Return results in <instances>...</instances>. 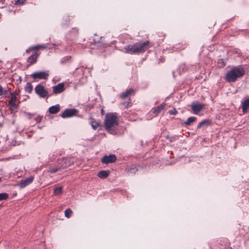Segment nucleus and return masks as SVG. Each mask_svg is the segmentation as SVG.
<instances>
[{"label": "nucleus", "instance_id": "20", "mask_svg": "<svg viewBox=\"0 0 249 249\" xmlns=\"http://www.w3.org/2000/svg\"><path fill=\"white\" fill-rule=\"evenodd\" d=\"M211 121L210 120H204L202 121L197 126V128H200L201 127H206L210 125Z\"/></svg>", "mask_w": 249, "mask_h": 249}, {"label": "nucleus", "instance_id": "33", "mask_svg": "<svg viewBox=\"0 0 249 249\" xmlns=\"http://www.w3.org/2000/svg\"><path fill=\"white\" fill-rule=\"evenodd\" d=\"M123 104L126 108H128V107L131 106V103L129 101L124 102V103H123Z\"/></svg>", "mask_w": 249, "mask_h": 249}, {"label": "nucleus", "instance_id": "25", "mask_svg": "<svg viewBox=\"0 0 249 249\" xmlns=\"http://www.w3.org/2000/svg\"><path fill=\"white\" fill-rule=\"evenodd\" d=\"M33 86L30 83H27L24 87L25 90L28 93H31L33 90Z\"/></svg>", "mask_w": 249, "mask_h": 249}, {"label": "nucleus", "instance_id": "18", "mask_svg": "<svg viewBox=\"0 0 249 249\" xmlns=\"http://www.w3.org/2000/svg\"><path fill=\"white\" fill-rule=\"evenodd\" d=\"M47 46L45 44L37 45H36L35 46H32V47L29 48L28 49H27L26 50V52H28V51L30 50H38L41 49H47Z\"/></svg>", "mask_w": 249, "mask_h": 249}, {"label": "nucleus", "instance_id": "28", "mask_svg": "<svg viewBox=\"0 0 249 249\" xmlns=\"http://www.w3.org/2000/svg\"><path fill=\"white\" fill-rule=\"evenodd\" d=\"M175 48L176 50H183L185 48V44L183 43H179L176 45Z\"/></svg>", "mask_w": 249, "mask_h": 249}, {"label": "nucleus", "instance_id": "34", "mask_svg": "<svg viewBox=\"0 0 249 249\" xmlns=\"http://www.w3.org/2000/svg\"><path fill=\"white\" fill-rule=\"evenodd\" d=\"M42 119V116L39 115L37 117H36V118L35 119V120L37 123H40Z\"/></svg>", "mask_w": 249, "mask_h": 249}, {"label": "nucleus", "instance_id": "37", "mask_svg": "<svg viewBox=\"0 0 249 249\" xmlns=\"http://www.w3.org/2000/svg\"><path fill=\"white\" fill-rule=\"evenodd\" d=\"M3 124L0 122V127H2Z\"/></svg>", "mask_w": 249, "mask_h": 249}, {"label": "nucleus", "instance_id": "15", "mask_svg": "<svg viewBox=\"0 0 249 249\" xmlns=\"http://www.w3.org/2000/svg\"><path fill=\"white\" fill-rule=\"evenodd\" d=\"M242 111L245 113L249 109V98L246 99L242 103Z\"/></svg>", "mask_w": 249, "mask_h": 249}, {"label": "nucleus", "instance_id": "35", "mask_svg": "<svg viewBox=\"0 0 249 249\" xmlns=\"http://www.w3.org/2000/svg\"><path fill=\"white\" fill-rule=\"evenodd\" d=\"M27 115L29 116V119H31V118L32 114H31V113H27Z\"/></svg>", "mask_w": 249, "mask_h": 249}, {"label": "nucleus", "instance_id": "5", "mask_svg": "<svg viewBox=\"0 0 249 249\" xmlns=\"http://www.w3.org/2000/svg\"><path fill=\"white\" fill-rule=\"evenodd\" d=\"M35 91L36 93L40 97V98H48V92L47 89L45 88V87L40 85L38 84L35 88Z\"/></svg>", "mask_w": 249, "mask_h": 249}, {"label": "nucleus", "instance_id": "21", "mask_svg": "<svg viewBox=\"0 0 249 249\" xmlns=\"http://www.w3.org/2000/svg\"><path fill=\"white\" fill-rule=\"evenodd\" d=\"M90 124L93 129L96 130L100 126V123L91 118L90 119Z\"/></svg>", "mask_w": 249, "mask_h": 249}, {"label": "nucleus", "instance_id": "24", "mask_svg": "<svg viewBox=\"0 0 249 249\" xmlns=\"http://www.w3.org/2000/svg\"><path fill=\"white\" fill-rule=\"evenodd\" d=\"M62 191H63V188L62 186H58V187H55L54 189L53 195L55 196L59 195L61 194V193H62Z\"/></svg>", "mask_w": 249, "mask_h": 249}, {"label": "nucleus", "instance_id": "27", "mask_svg": "<svg viewBox=\"0 0 249 249\" xmlns=\"http://www.w3.org/2000/svg\"><path fill=\"white\" fill-rule=\"evenodd\" d=\"M9 195L6 193H0V201L7 200Z\"/></svg>", "mask_w": 249, "mask_h": 249}, {"label": "nucleus", "instance_id": "19", "mask_svg": "<svg viewBox=\"0 0 249 249\" xmlns=\"http://www.w3.org/2000/svg\"><path fill=\"white\" fill-rule=\"evenodd\" d=\"M109 173V170H102L98 172V176L101 178H106L108 176Z\"/></svg>", "mask_w": 249, "mask_h": 249}, {"label": "nucleus", "instance_id": "31", "mask_svg": "<svg viewBox=\"0 0 249 249\" xmlns=\"http://www.w3.org/2000/svg\"><path fill=\"white\" fill-rule=\"evenodd\" d=\"M7 94V91L4 90L2 87L0 85V96L5 95Z\"/></svg>", "mask_w": 249, "mask_h": 249}, {"label": "nucleus", "instance_id": "1", "mask_svg": "<svg viewBox=\"0 0 249 249\" xmlns=\"http://www.w3.org/2000/svg\"><path fill=\"white\" fill-rule=\"evenodd\" d=\"M150 47V42L148 41H139L124 47V52L131 54H140L145 52Z\"/></svg>", "mask_w": 249, "mask_h": 249}, {"label": "nucleus", "instance_id": "3", "mask_svg": "<svg viewBox=\"0 0 249 249\" xmlns=\"http://www.w3.org/2000/svg\"><path fill=\"white\" fill-rule=\"evenodd\" d=\"M245 73V70L242 66L233 67L227 72L225 80L229 83L235 82L238 78H241Z\"/></svg>", "mask_w": 249, "mask_h": 249}, {"label": "nucleus", "instance_id": "2", "mask_svg": "<svg viewBox=\"0 0 249 249\" xmlns=\"http://www.w3.org/2000/svg\"><path fill=\"white\" fill-rule=\"evenodd\" d=\"M104 125L106 130L110 134H116V128L118 125V120L116 114L113 113H107Z\"/></svg>", "mask_w": 249, "mask_h": 249}, {"label": "nucleus", "instance_id": "29", "mask_svg": "<svg viewBox=\"0 0 249 249\" xmlns=\"http://www.w3.org/2000/svg\"><path fill=\"white\" fill-rule=\"evenodd\" d=\"M72 213V212L71 209H70V208L67 209L65 211V215L66 217L69 218L71 216Z\"/></svg>", "mask_w": 249, "mask_h": 249}, {"label": "nucleus", "instance_id": "7", "mask_svg": "<svg viewBox=\"0 0 249 249\" xmlns=\"http://www.w3.org/2000/svg\"><path fill=\"white\" fill-rule=\"evenodd\" d=\"M191 108L195 114H197L204 107V105L197 102H193L191 105Z\"/></svg>", "mask_w": 249, "mask_h": 249}, {"label": "nucleus", "instance_id": "26", "mask_svg": "<svg viewBox=\"0 0 249 249\" xmlns=\"http://www.w3.org/2000/svg\"><path fill=\"white\" fill-rule=\"evenodd\" d=\"M78 33V29L76 28H72V30L70 31L71 36H71H75Z\"/></svg>", "mask_w": 249, "mask_h": 249}, {"label": "nucleus", "instance_id": "30", "mask_svg": "<svg viewBox=\"0 0 249 249\" xmlns=\"http://www.w3.org/2000/svg\"><path fill=\"white\" fill-rule=\"evenodd\" d=\"M137 171L138 169L136 167H132L128 169L127 173L128 174H132L135 173Z\"/></svg>", "mask_w": 249, "mask_h": 249}, {"label": "nucleus", "instance_id": "32", "mask_svg": "<svg viewBox=\"0 0 249 249\" xmlns=\"http://www.w3.org/2000/svg\"><path fill=\"white\" fill-rule=\"evenodd\" d=\"M168 112L171 115H176L178 113V111L175 108L173 110H169Z\"/></svg>", "mask_w": 249, "mask_h": 249}, {"label": "nucleus", "instance_id": "17", "mask_svg": "<svg viewBox=\"0 0 249 249\" xmlns=\"http://www.w3.org/2000/svg\"><path fill=\"white\" fill-rule=\"evenodd\" d=\"M67 160L66 159H63L58 160V165L60 167V169H64L69 166V164L67 163Z\"/></svg>", "mask_w": 249, "mask_h": 249}, {"label": "nucleus", "instance_id": "12", "mask_svg": "<svg viewBox=\"0 0 249 249\" xmlns=\"http://www.w3.org/2000/svg\"><path fill=\"white\" fill-rule=\"evenodd\" d=\"M165 107V104L162 103L160 106L152 108L151 111L155 116H157L161 110L164 109Z\"/></svg>", "mask_w": 249, "mask_h": 249}, {"label": "nucleus", "instance_id": "23", "mask_svg": "<svg viewBox=\"0 0 249 249\" xmlns=\"http://www.w3.org/2000/svg\"><path fill=\"white\" fill-rule=\"evenodd\" d=\"M196 120V118L195 117H189L186 121L184 122V124L186 125H189L192 123L195 122Z\"/></svg>", "mask_w": 249, "mask_h": 249}, {"label": "nucleus", "instance_id": "22", "mask_svg": "<svg viewBox=\"0 0 249 249\" xmlns=\"http://www.w3.org/2000/svg\"><path fill=\"white\" fill-rule=\"evenodd\" d=\"M59 170H60V168L58 164H57L56 165L50 166L49 167L48 172L51 173H54L57 172Z\"/></svg>", "mask_w": 249, "mask_h": 249}, {"label": "nucleus", "instance_id": "9", "mask_svg": "<svg viewBox=\"0 0 249 249\" xmlns=\"http://www.w3.org/2000/svg\"><path fill=\"white\" fill-rule=\"evenodd\" d=\"M116 160V157L115 155L110 154L109 156H105L101 160L102 163L108 164L114 162Z\"/></svg>", "mask_w": 249, "mask_h": 249}, {"label": "nucleus", "instance_id": "14", "mask_svg": "<svg viewBox=\"0 0 249 249\" xmlns=\"http://www.w3.org/2000/svg\"><path fill=\"white\" fill-rule=\"evenodd\" d=\"M134 92H135V90L132 89H128L124 92H123L120 95V97L122 99H124L126 98L129 95L134 93Z\"/></svg>", "mask_w": 249, "mask_h": 249}, {"label": "nucleus", "instance_id": "11", "mask_svg": "<svg viewBox=\"0 0 249 249\" xmlns=\"http://www.w3.org/2000/svg\"><path fill=\"white\" fill-rule=\"evenodd\" d=\"M53 92L57 94L62 92L65 90L64 84L63 83H59L57 85L53 87Z\"/></svg>", "mask_w": 249, "mask_h": 249}, {"label": "nucleus", "instance_id": "8", "mask_svg": "<svg viewBox=\"0 0 249 249\" xmlns=\"http://www.w3.org/2000/svg\"><path fill=\"white\" fill-rule=\"evenodd\" d=\"M78 110L75 108L66 109L61 114V117L63 118H70L76 115Z\"/></svg>", "mask_w": 249, "mask_h": 249}, {"label": "nucleus", "instance_id": "4", "mask_svg": "<svg viewBox=\"0 0 249 249\" xmlns=\"http://www.w3.org/2000/svg\"><path fill=\"white\" fill-rule=\"evenodd\" d=\"M18 94L16 92H11L10 94V99L8 101V106L10 110L13 111L14 109L18 108V105L16 104L18 101Z\"/></svg>", "mask_w": 249, "mask_h": 249}, {"label": "nucleus", "instance_id": "16", "mask_svg": "<svg viewBox=\"0 0 249 249\" xmlns=\"http://www.w3.org/2000/svg\"><path fill=\"white\" fill-rule=\"evenodd\" d=\"M60 110V106L59 105L53 106L49 107V112L51 114H56Z\"/></svg>", "mask_w": 249, "mask_h": 249}, {"label": "nucleus", "instance_id": "6", "mask_svg": "<svg viewBox=\"0 0 249 249\" xmlns=\"http://www.w3.org/2000/svg\"><path fill=\"white\" fill-rule=\"evenodd\" d=\"M49 75V71H37L32 73L31 77L34 79H47Z\"/></svg>", "mask_w": 249, "mask_h": 249}, {"label": "nucleus", "instance_id": "10", "mask_svg": "<svg viewBox=\"0 0 249 249\" xmlns=\"http://www.w3.org/2000/svg\"><path fill=\"white\" fill-rule=\"evenodd\" d=\"M34 179V177L30 176L24 179L21 180L19 184L20 188H23L25 187L26 186L31 183L33 181Z\"/></svg>", "mask_w": 249, "mask_h": 249}, {"label": "nucleus", "instance_id": "13", "mask_svg": "<svg viewBox=\"0 0 249 249\" xmlns=\"http://www.w3.org/2000/svg\"><path fill=\"white\" fill-rule=\"evenodd\" d=\"M38 55L39 54H38L37 52L34 53L28 57L27 62L30 64H33L35 63L36 61Z\"/></svg>", "mask_w": 249, "mask_h": 249}, {"label": "nucleus", "instance_id": "36", "mask_svg": "<svg viewBox=\"0 0 249 249\" xmlns=\"http://www.w3.org/2000/svg\"><path fill=\"white\" fill-rule=\"evenodd\" d=\"M20 0H18V3H19V4L20 3ZM22 0V2H23V0Z\"/></svg>", "mask_w": 249, "mask_h": 249}, {"label": "nucleus", "instance_id": "38", "mask_svg": "<svg viewBox=\"0 0 249 249\" xmlns=\"http://www.w3.org/2000/svg\"><path fill=\"white\" fill-rule=\"evenodd\" d=\"M1 178H0V182L1 181Z\"/></svg>", "mask_w": 249, "mask_h": 249}]
</instances>
